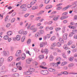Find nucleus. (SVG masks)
<instances>
[{
	"instance_id": "34",
	"label": "nucleus",
	"mask_w": 77,
	"mask_h": 77,
	"mask_svg": "<svg viewBox=\"0 0 77 77\" xmlns=\"http://www.w3.org/2000/svg\"><path fill=\"white\" fill-rule=\"evenodd\" d=\"M17 71V68H14L13 69H12V71L13 72H16Z\"/></svg>"
},
{
	"instance_id": "64",
	"label": "nucleus",
	"mask_w": 77,
	"mask_h": 77,
	"mask_svg": "<svg viewBox=\"0 0 77 77\" xmlns=\"http://www.w3.org/2000/svg\"><path fill=\"white\" fill-rule=\"evenodd\" d=\"M52 23H53V21H50L48 23V24H52Z\"/></svg>"
},
{
	"instance_id": "11",
	"label": "nucleus",
	"mask_w": 77,
	"mask_h": 77,
	"mask_svg": "<svg viewBox=\"0 0 77 77\" xmlns=\"http://www.w3.org/2000/svg\"><path fill=\"white\" fill-rule=\"evenodd\" d=\"M66 64H67V62L66 61H63L61 63L60 65L62 66H64V65H66Z\"/></svg>"
},
{
	"instance_id": "35",
	"label": "nucleus",
	"mask_w": 77,
	"mask_h": 77,
	"mask_svg": "<svg viewBox=\"0 0 77 77\" xmlns=\"http://www.w3.org/2000/svg\"><path fill=\"white\" fill-rule=\"evenodd\" d=\"M59 41L61 43H63L64 42L63 40L61 38H59Z\"/></svg>"
},
{
	"instance_id": "57",
	"label": "nucleus",
	"mask_w": 77,
	"mask_h": 77,
	"mask_svg": "<svg viewBox=\"0 0 77 77\" xmlns=\"http://www.w3.org/2000/svg\"><path fill=\"white\" fill-rule=\"evenodd\" d=\"M37 9V7L35 6L33 7L32 8V10H35V9Z\"/></svg>"
},
{
	"instance_id": "23",
	"label": "nucleus",
	"mask_w": 77,
	"mask_h": 77,
	"mask_svg": "<svg viewBox=\"0 0 77 77\" xmlns=\"http://www.w3.org/2000/svg\"><path fill=\"white\" fill-rule=\"evenodd\" d=\"M54 57H53V55H51L49 57V60L51 61L53 60Z\"/></svg>"
},
{
	"instance_id": "56",
	"label": "nucleus",
	"mask_w": 77,
	"mask_h": 77,
	"mask_svg": "<svg viewBox=\"0 0 77 77\" xmlns=\"http://www.w3.org/2000/svg\"><path fill=\"white\" fill-rule=\"evenodd\" d=\"M69 60L70 61H72L73 60V59H74V57H71L69 58Z\"/></svg>"
},
{
	"instance_id": "13",
	"label": "nucleus",
	"mask_w": 77,
	"mask_h": 77,
	"mask_svg": "<svg viewBox=\"0 0 77 77\" xmlns=\"http://www.w3.org/2000/svg\"><path fill=\"white\" fill-rule=\"evenodd\" d=\"M63 48L64 50H69L70 49V48L67 47V45H65L63 46Z\"/></svg>"
},
{
	"instance_id": "22",
	"label": "nucleus",
	"mask_w": 77,
	"mask_h": 77,
	"mask_svg": "<svg viewBox=\"0 0 77 77\" xmlns=\"http://www.w3.org/2000/svg\"><path fill=\"white\" fill-rule=\"evenodd\" d=\"M3 54L5 56H6L7 54H9V52L8 51L6 52V51H4Z\"/></svg>"
},
{
	"instance_id": "27",
	"label": "nucleus",
	"mask_w": 77,
	"mask_h": 77,
	"mask_svg": "<svg viewBox=\"0 0 77 77\" xmlns=\"http://www.w3.org/2000/svg\"><path fill=\"white\" fill-rule=\"evenodd\" d=\"M44 11H40V12L38 13L37 15H41L42 14H43L44 13Z\"/></svg>"
},
{
	"instance_id": "60",
	"label": "nucleus",
	"mask_w": 77,
	"mask_h": 77,
	"mask_svg": "<svg viewBox=\"0 0 77 77\" xmlns=\"http://www.w3.org/2000/svg\"><path fill=\"white\" fill-rule=\"evenodd\" d=\"M44 71H42L40 72V73L42 75H44Z\"/></svg>"
},
{
	"instance_id": "54",
	"label": "nucleus",
	"mask_w": 77,
	"mask_h": 77,
	"mask_svg": "<svg viewBox=\"0 0 77 77\" xmlns=\"http://www.w3.org/2000/svg\"><path fill=\"white\" fill-rule=\"evenodd\" d=\"M48 74V72L47 70H46L44 71V75H46V74Z\"/></svg>"
},
{
	"instance_id": "55",
	"label": "nucleus",
	"mask_w": 77,
	"mask_h": 77,
	"mask_svg": "<svg viewBox=\"0 0 77 77\" xmlns=\"http://www.w3.org/2000/svg\"><path fill=\"white\" fill-rule=\"evenodd\" d=\"M61 29L60 28H55V31H56V32H57L58 31H59V30H60Z\"/></svg>"
},
{
	"instance_id": "10",
	"label": "nucleus",
	"mask_w": 77,
	"mask_h": 77,
	"mask_svg": "<svg viewBox=\"0 0 77 77\" xmlns=\"http://www.w3.org/2000/svg\"><path fill=\"white\" fill-rule=\"evenodd\" d=\"M26 54H23L21 56V59L22 60H24V59H25V58H26Z\"/></svg>"
},
{
	"instance_id": "38",
	"label": "nucleus",
	"mask_w": 77,
	"mask_h": 77,
	"mask_svg": "<svg viewBox=\"0 0 77 77\" xmlns=\"http://www.w3.org/2000/svg\"><path fill=\"white\" fill-rule=\"evenodd\" d=\"M62 9V7H59L57 8L56 10L57 11H59V10H60L61 9Z\"/></svg>"
},
{
	"instance_id": "24",
	"label": "nucleus",
	"mask_w": 77,
	"mask_h": 77,
	"mask_svg": "<svg viewBox=\"0 0 77 77\" xmlns=\"http://www.w3.org/2000/svg\"><path fill=\"white\" fill-rule=\"evenodd\" d=\"M7 35L10 36V35H12V32L11 31H9L7 32Z\"/></svg>"
},
{
	"instance_id": "58",
	"label": "nucleus",
	"mask_w": 77,
	"mask_h": 77,
	"mask_svg": "<svg viewBox=\"0 0 77 77\" xmlns=\"http://www.w3.org/2000/svg\"><path fill=\"white\" fill-rule=\"evenodd\" d=\"M43 43L44 47H45V45H47V44H48V43H47V42H43Z\"/></svg>"
},
{
	"instance_id": "6",
	"label": "nucleus",
	"mask_w": 77,
	"mask_h": 77,
	"mask_svg": "<svg viewBox=\"0 0 77 77\" xmlns=\"http://www.w3.org/2000/svg\"><path fill=\"white\" fill-rule=\"evenodd\" d=\"M76 3H77V2L76 1L74 2H72V5H71V6H74L72 7V9H74V8H75V7H77V4H76Z\"/></svg>"
},
{
	"instance_id": "4",
	"label": "nucleus",
	"mask_w": 77,
	"mask_h": 77,
	"mask_svg": "<svg viewBox=\"0 0 77 77\" xmlns=\"http://www.w3.org/2000/svg\"><path fill=\"white\" fill-rule=\"evenodd\" d=\"M26 6H27L26 4H24L20 6V9H24L23 11H27V8H26Z\"/></svg>"
},
{
	"instance_id": "36",
	"label": "nucleus",
	"mask_w": 77,
	"mask_h": 77,
	"mask_svg": "<svg viewBox=\"0 0 77 77\" xmlns=\"http://www.w3.org/2000/svg\"><path fill=\"white\" fill-rule=\"evenodd\" d=\"M45 1V4H47L50 2V0H44Z\"/></svg>"
},
{
	"instance_id": "21",
	"label": "nucleus",
	"mask_w": 77,
	"mask_h": 77,
	"mask_svg": "<svg viewBox=\"0 0 77 77\" xmlns=\"http://www.w3.org/2000/svg\"><path fill=\"white\" fill-rule=\"evenodd\" d=\"M36 0H35L31 2L30 3V4L31 5H34L35 3H36Z\"/></svg>"
},
{
	"instance_id": "61",
	"label": "nucleus",
	"mask_w": 77,
	"mask_h": 77,
	"mask_svg": "<svg viewBox=\"0 0 77 77\" xmlns=\"http://www.w3.org/2000/svg\"><path fill=\"white\" fill-rule=\"evenodd\" d=\"M15 18H13L11 20V23H13L15 21Z\"/></svg>"
},
{
	"instance_id": "49",
	"label": "nucleus",
	"mask_w": 77,
	"mask_h": 77,
	"mask_svg": "<svg viewBox=\"0 0 77 77\" xmlns=\"http://www.w3.org/2000/svg\"><path fill=\"white\" fill-rule=\"evenodd\" d=\"M33 63L35 65V66H37V65H38V63L36 61H34Z\"/></svg>"
},
{
	"instance_id": "44",
	"label": "nucleus",
	"mask_w": 77,
	"mask_h": 77,
	"mask_svg": "<svg viewBox=\"0 0 77 77\" xmlns=\"http://www.w3.org/2000/svg\"><path fill=\"white\" fill-rule=\"evenodd\" d=\"M61 43H60V42H58L57 43V47H60L61 45Z\"/></svg>"
},
{
	"instance_id": "8",
	"label": "nucleus",
	"mask_w": 77,
	"mask_h": 77,
	"mask_svg": "<svg viewBox=\"0 0 77 77\" xmlns=\"http://www.w3.org/2000/svg\"><path fill=\"white\" fill-rule=\"evenodd\" d=\"M32 60V58L27 59L26 60V63L27 64H30V63H31Z\"/></svg>"
},
{
	"instance_id": "3",
	"label": "nucleus",
	"mask_w": 77,
	"mask_h": 77,
	"mask_svg": "<svg viewBox=\"0 0 77 77\" xmlns=\"http://www.w3.org/2000/svg\"><path fill=\"white\" fill-rule=\"evenodd\" d=\"M49 52V51L48 50V49L47 48H45L44 50L42 49L41 51V52L42 53H45L46 54H48Z\"/></svg>"
},
{
	"instance_id": "59",
	"label": "nucleus",
	"mask_w": 77,
	"mask_h": 77,
	"mask_svg": "<svg viewBox=\"0 0 77 77\" xmlns=\"http://www.w3.org/2000/svg\"><path fill=\"white\" fill-rule=\"evenodd\" d=\"M32 5H27V8H32Z\"/></svg>"
},
{
	"instance_id": "31",
	"label": "nucleus",
	"mask_w": 77,
	"mask_h": 77,
	"mask_svg": "<svg viewBox=\"0 0 77 77\" xmlns=\"http://www.w3.org/2000/svg\"><path fill=\"white\" fill-rule=\"evenodd\" d=\"M72 32L74 33V34H75V33H77V29H73L72 31Z\"/></svg>"
},
{
	"instance_id": "20",
	"label": "nucleus",
	"mask_w": 77,
	"mask_h": 77,
	"mask_svg": "<svg viewBox=\"0 0 77 77\" xmlns=\"http://www.w3.org/2000/svg\"><path fill=\"white\" fill-rule=\"evenodd\" d=\"M13 59V57H9L8 58V60L9 61L11 62V60H12Z\"/></svg>"
},
{
	"instance_id": "48",
	"label": "nucleus",
	"mask_w": 77,
	"mask_h": 77,
	"mask_svg": "<svg viewBox=\"0 0 77 77\" xmlns=\"http://www.w3.org/2000/svg\"><path fill=\"white\" fill-rule=\"evenodd\" d=\"M72 44V42L71 41H69L67 43L68 45H70Z\"/></svg>"
},
{
	"instance_id": "33",
	"label": "nucleus",
	"mask_w": 77,
	"mask_h": 77,
	"mask_svg": "<svg viewBox=\"0 0 77 77\" xmlns=\"http://www.w3.org/2000/svg\"><path fill=\"white\" fill-rule=\"evenodd\" d=\"M40 47L41 48H42V47H44V45L43 42L40 43Z\"/></svg>"
},
{
	"instance_id": "1",
	"label": "nucleus",
	"mask_w": 77,
	"mask_h": 77,
	"mask_svg": "<svg viewBox=\"0 0 77 77\" xmlns=\"http://www.w3.org/2000/svg\"><path fill=\"white\" fill-rule=\"evenodd\" d=\"M31 25L30 24H29L28 25L27 27V29H30V30H32L33 32H37V30H38V28L36 27L35 25H33L30 26Z\"/></svg>"
},
{
	"instance_id": "25",
	"label": "nucleus",
	"mask_w": 77,
	"mask_h": 77,
	"mask_svg": "<svg viewBox=\"0 0 77 77\" xmlns=\"http://www.w3.org/2000/svg\"><path fill=\"white\" fill-rule=\"evenodd\" d=\"M55 39H56V36H52L51 38V41H54Z\"/></svg>"
},
{
	"instance_id": "30",
	"label": "nucleus",
	"mask_w": 77,
	"mask_h": 77,
	"mask_svg": "<svg viewBox=\"0 0 77 77\" xmlns=\"http://www.w3.org/2000/svg\"><path fill=\"white\" fill-rule=\"evenodd\" d=\"M25 39H26V36H23L22 38V42H24V40H25Z\"/></svg>"
},
{
	"instance_id": "39",
	"label": "nucleus",
	"mask_w": 77,
	"mask_h": 77,
	"mask_svg": "<svg viewBox=\"0 0 77 77\" xmlns=\"http://www.w3.org/2000/svg\"><path fill=\"white\" fill-rule=\"evenodd\" d=\"M61 58L59 57H57L56 58V60L57 61H60L61 60Z\"/></svg>"
},
{
	"instance_id": "29",
	"label": "nucleus",
	"mask_w": 77,
	"mask_h": 77,
	"mask_svg": "<svg viewBox=\"0 0 77 77\" xmlns=\"http://www.w3.org/2000/svg\"><path fill=\"white\" fill-rule=\"evenodd\" d=\"M62 15L64 17H66V15H68V12H65L62 14Z\"/></svg>"
},
{
	"instance_id": "40",
	"label": "nucleus",
	"mask_w": 77,
	"mask_h": 77,
	"mask_svg": "<svg viewBox=\"0 0 77 77\" xmlns=\"http://www.w3.org/2000/svg\"><path fill=\"white\" fill-rule=\"evenodd\" d=\"M52 45L53 47H56V46H57V43L54 42L52 44Z\"/></svg>"
},
{
	"instance_id": "43",
	"label": "nucleus",
	"mask_w": 77,
	"mask_h": 77,
	"mask_svg": "<svg viewBox=\"0 0 77 77\" xmlns=\"http://www.w3.org/2000/svg\"><path fill=\"white\" fill-rule=\"evenodd\" d=\"M69 27L70 29H76V27H74V26H68Z\"/></svg>"
},
{
	"instance_id": "26",
	"label": "nucleus",
	"mask_w": 77,
	"mask_h": 77,
	"mask_svg": "<svg viewBox=\"0 0 77 77\" xmlns=\"http://www.w3.org/2000/svg\"><path fill=\"white\" fill-rule=\"evenodd\" d=\"M16 56H20V51L18 50L17 51V52L16 54Z\"/></svg>"
},
{
	"instance_id": "2",
	"label": "nucleus",
	"mask_w": 77,
	"mask_h": 77,
	"mask_svg": "<svg viewBox=\"0 0 77 77\" xmlns=\"http://www.w3.org/2000/svg\"><path fill=\"white\" fill-rule=\"evenodd\" d=\"M51 18H53V20L54 21H57V20H59V18H60V16L58 15L56 16V17H54V15L51 16L50 17Z\"/></svg>"
},
{
	"instance_id": "37",
	"label": "nucleus",
	"mask_w": 77,
	"mask_h": 77,
	"mask_svg": "<svg viewBox=\"0 0 77 77\" xmlns=\"http://www.w3.org/2000/svg\"><path fill=\"white\" fill-rule=\"evenodd\" d=\"M31 42V39H29L27 41V44H30Z\"/></svg>"
},
{
	"instance_id": "12",
	"label": "nucleus",
	"mask_w": 77,
	"mask_h": 77,
	"mask_svg": "<svg viewBox=\"0 0 77 77\" xmlns=\"http://www.w3.org/2000/svg\"><path fill=\"white\" fill-rule=\"evenodd\" d=\"M68 36V34H64L63 35V38L65 40L67 39V36Z\"/></svg>"
},
{
	"instance_id": "42",
	"label": "nucleus",
	"mask_w": 77,
	"mask_h": 77,
	"mask_svg": "<svg viewBox=\"0 0 77 77\" xmlns=\"http://www.w3.org/2000/svg\"><path fill=\"white\" fill-rule=\"evenodd\" d=\"M4 39L6 40V39H8L9 38V36H8L7 35H5L4 37Z\"/></svg>"
},
{
	"instance_id": "18",
	"label": "nucleus",
	"mask_w": 77,
	"mask_h": 77,
	"mask_svg": "<svg viewBox=\"0 0 77 77\" xmlns=\"http://www.w3.org/2000/svg\"><path fill=\"white\" fill-rule=\"evenodd\" d=\"M39 36H40V34L39 33V32H37L35 34V37L36 38H37L38 37H39Z\"/></svg>"
},
{
	"instance_id": "62",
	"label": "nucleus",
	"mask_w": 77,
	"mask_h": 77,
	"mask_svg": "<svg viewBox=\"0 0 77 77\" xmlns=\"http://www.w3.org/2000/svg\"><path fill=\"white\" fill-rule=\"evenodd\" d=\"M62 5V3H60V4H58L57 5V6H60L61 5Z\"/></svg>"
},
{
	"instance_id": "50",
	"label": "nucleus",
	"mask_w": 77,
	"mask_h": 77,
	"mask_svg": "<svg viewBox=\"0 0 77 77\" xmlns=\"http://www.w3.org/2000/svg\"><path fill=\"white\" fill-rule=\"evenodd\" d=\"M16 65L17 66V68H19V67H20V63L18 62L16 64Z\"/></svg>"
},
{
	"instance_id": "52",
	"label": "nucleus",
	"mask_w": 77,
	"mask_h": 77,
	"mask_svg": "<svg viewBox=\"0 0 77 77\" xmlns=\"http://www.w3.org/2000/svg\"><path fill=\"white\" fill-rule=\"evenodd\" d=\"M63 33H64L65 32V27L64 26L63 27V29H62Z\"/></svg>"
},
{
	"instance_id": "15",
	"label": "nucleus",
	"mask_w": 77,
	"mask_h": 77,
	"mask_svg": "<svg viewBox=\"0 0 77 77\" xmlns=\"http://www.w3.org/2000/svg\"><path fill=\"white\" fill-rule=\"evenodd\" d=\"M29 71L30 72H33L35 71V69L32 68H30L29 69Z\"/></svg>"
},
{
	"instance_id": "47",
	"label": "nucleus",
	"mask_w": 77,
	"mask_h": 77,
	"mask_svg": "<svg viewBox=\"0 0 77 77\" xmlns=\"http://www.w3.org/2000/svg\"><path fill=\"white\" fill-rule=\"evenodd\" d=\"M55 50L57 51V52H58V53H61V51L60 50L58 49V48H56L55 49Z\"/></svg>"
},
{
	"instance_id": "14",
	"label": "nucleus",
	"mask_w": 77,
	"mask_h": 77,
	"mask_svg": "<svg viewBox=\"0 0 77 77\" xmlns=\"http://www.w3.org/2000/svg\"><path fill=\"white\" fill-rule=\"evenodd\" d=\"M44 57V55H40L38 56L39 59L40 60H41V59H43Z\"/></svg>"
},
{
	"instance_id": "5",
	"label": "nucleus",
	"mask_w": 77,
	"mask_h": 77,
	"mask_svg": "<svg viewBox=\"0 0 77 77\" xmlns=\"http://www.w3.org/2000/svg\"><path fill=\"white\" fill-rule=\"evenodd\" d=\"M20 34H23L24 35H26L27 34V31H24L23 30L21 29L20 30Z\"/></svg>"
},
{
	"instance_id": "46",
	"label": "nucleus",
	"mask_w": 77,
	"mask_h": 77,
	"mask_svg": "<svg viewBox=\"0 0 77 77\" xmlns=\"http://www.w3.org/2000/svg\"><path fill=\"white\" fill-rule=\"evenodd\" d=\"M62 56L63 58H66V55H65V53H63L62 54Z\"/></svg>"
},
{
	"instance_id": "51",
	"label": "nucleus",
	"mask_w": 77,
	"mask_h": 77,
	"mask_svg": "<svg viewBox=\"0 0 77 77\" xmlns=\"http://www.w3.org/2000/svg\"><path fill=\"white\" fill-rule=\"evenodd\" d=\"M74 35V34L72 32H70L69 33V37H71V36H72V35Z\"/></svg>"
},
{
	"instance_id": "41",
	"label": "nucleus",
	"mask_w": 77,
	"mask_h": 77,
	"mask_svg": "<svg viewBox=\"0 0 77 77\" xmlns=\"http://www.w3.org/2000/svg\"><path fill=\"white\" fill-rule=\"evenodd\" d=\"M40 68H42V69H47V67H44L42 66H40Z\"/></svg>"
},
{
	"instance_id": "63",
	"label": "nucleus",
	"mask_w": 77,
	"mask_h": 77,
	"mask_svg": "<svg viewBox=\"0 0 77 77\" xmlns=\"http://www.w3.org/2000/svg\"><path fill=\"white\" fill-rule=\"evenodd\" d=\"M46 36L47 37V38H50V37H51V35H50V34H48Z\"/></svg>"
},
{
	"instance_id": "7",
	"label": "nucleus",
	"mask_w": 77,
	"mask_h": 77,
	"mask_svg": "<svg viewBox=\"0 0 77 77\" xmlns=\"http://www.w3.org/2000/svg\"><path fill=\"white\" fill-rule=\"evenodd\" d=\"M71 7V5H69L67 6L66 7H65L63 8L62 10L63 11H66L67 10L68 8H69Z\"/></svg>"
},
{
	"instance_id": "17",
	"label": "nucleus",
	"mask_w": 77,
	"mask_h": 77,
	"mask_svg": "<svg viewBox=\"0 0 77 77\" xmlns=\"http://www.w3.org/2000/svg\"><path fill=\"white\" fill-rule=\"evenodd\" d=\"M23 74L24 75H30V72L28 71L25 72H24Z\"/></svg>"
},
{
	"instance_id": "28",
	"label": "nucleus",
	"mask_w": 77,
	"mask_h": 77,
	"mask_svg": "<svg viewBox=\"0 0 77 77\" xmlns=\"http://www.w3.org/2000/svg\"><path fill=\"white\" fill-rule=\"evenodd\" d=\"M68 18V17L66 16H62V17H61L60 19V20H64V19H66V18Z\"/></svg>"
},
{
	"instance_id": "19",
	"label": "nucleus",
	"mask_w": 77,
	"mask_h": 77,
	"mask_svg": "<svg viewBox=\"0 0 77 77\" xmlns=\"http://www.w3.org/2000/svg\"><path fill=\"white\" fill-rule=\"evenodd\" d=\"M40 35H42V34H44V31L43 30H41L39 31V32Z\"/></svg>"
},
{
	"instance_id": "9",
	"label": "nucleus",
	"mask_w": 77,
	"mask_h": 77,
	"mask_svg": "<svg viewBox=\"0 0 77 77\" xmlns=\"http://www.w3.org/2000/svg\"><path fill=\"white\" fill-rule=\"evenodd\" d=\"M13 39L14 41H15V40H17V41H19V40H20V35H18L16 36V38H14Z\"/></svg>"
},
{
	"instance_id": "16",
	"label": "nucleus",
	"mask_w": 77,
	"mask_h": 77,
	"mask_svg": "<svg viewBox=\"0 0 77 77\" xmlns=\"http://www.w3.org/2000/svg\"><path fill=\"white\" fill-rule=\"evenodd\" d=\"M48 70L49 71H50V72H54V71H56L55 69L52 68H49Z\"/></svg>"
},
{
	"instance_id": "53",
	"label": "nucleus",
	"mask_w": 77,
	"mask_h": 77,
	"mask_svg": "<svg viewBox=\"0 0 77 77\" xmlns=\"http://www.w3.org/2000/svg\"><path fill=\"white\" fill-rule=\"evenodd\" d=\"M3 62H4V59L3 58H1L0 59V62H1V63H3Z\"/></svg>"
},
{
	"instance_id": "45",
	"label": "nucleus",
	"mask_w": 77,
	"mask_h": 77,
	"mask_svg": "<svg viewBox=\"0 0 77 77\" xmlns=\"http://www.w3.org/2000/svg\"><path fill=\"white\" fill-rule=\"evenodd\" d=\"M29 15H30L29 14H26L24 15V17L25 18H27V17H28L29 16Z\"/></svg>"
},
{
	"instance_id": "32",
	"label": "nucleus",
	"mask_w": 77,
	"mask_h": 77,
	"mask_svg": "<svg viewBox=\"0 0 77 77\" xmlns=\"http://www.w3.org/2000/svg\"><path fill=\"white\" fill-rule=\"evenodd\" d=\"M74 66V64L73 63H70L68 65V67L69 68H71Z\"/></svg>"
}]
</instances>
